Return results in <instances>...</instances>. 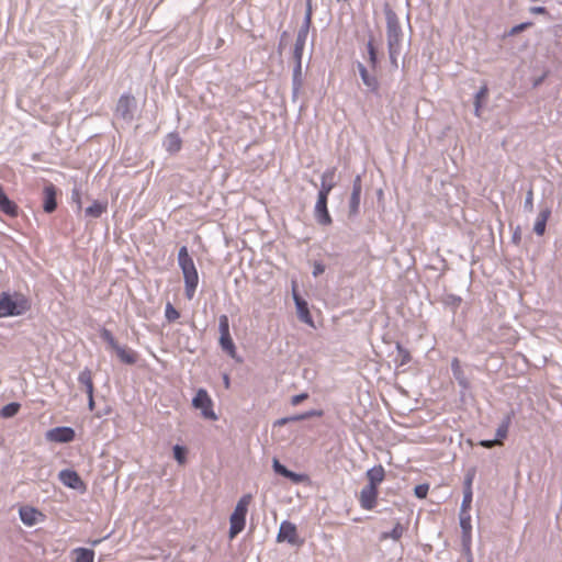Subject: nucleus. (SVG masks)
Returning a JSON list of instances; mask_svg holds the SVG:
<instances>
[{
	"label": "nucleus",
	"mask_w": 562,
	"mask_h": 562,
	"mask_svg": "<svg viewBox=\"0 0 562 562\" xmlns=\"http://www.w3.org/2000/svg\"><path fill=\"white\" fill-rule=\"evenodd\" d=\"M178 263L183 273L186 296L188 300H192L198 288L199 274L186 246L179 249Z\"/></svg>",
	"instance_id": "1"
},
{
	"label": "nucleus",
	"mask_w": 562,
	"mask_h": 562,
	"mask_svg": "<svg viewBox=\"0 0 562 562\" xmlns=\"http://www.w3.org/2000/svg\"><path fill=\"white\" fill-rule=\"evenodd\" d=\"M29 307V302L24 297L13 301L7 293L0 296V317L21 315L26 312Z\"/></svg>",
	"instance_id": "2"
},
{
	"label": "nucleus",
	"mask_w": 562,
	"mask_h": 562,
	"mask_svg": "<svg viewBox=\"0 0 562 562\" xmlns=\"http://www.w3.org/2000/svg\"><path fill=\"white\" fill-rule=\"evenodd\" d=\"M192 406L201 411V415L205 419L216 420L217 415L213 409V401L206 390H198L195 396L192 400Z\"/></svg>",
	"instance_id": "3"
},
{
	"label": "nucleus",
	"mask_w": 562,
	"mask_h": 562,
	"mask_svg": "<svg viewBox=\"0 0 562 562\" xmlns=\"http://www.w3.org/2000/svg\"><path fill=\"white\" fill-rule=\"evenodd\" d=\"M278 542H288L292 546H302L303 540L299 538L296 526L288 520L281 522L277 536Z\"/></svg>",
	"instance_id": "4"
},
{
	"label": "nucleus",
	"mask_w": 562,
	"mask_h": 562,
	"mask_svg": "<svg viewBox=\"0 0 562 562\" xmlns=\"http://www.w3.org/2000/svg\"><path fill=\"white\" fill-rule=\"evenodd\" d=\"M378 496L379 488L367 484L361 490L359 495V504L361 508L366 510H372L376 506Z\"/></svg>",
	"instance_id": "5"
},
{
	"label": "nucleus",
	"mask_w": 562,
	"mask_h": 562,
	"mask_svg": "<svg viewBox=\"0 0 562 562\" xmlns=\"http://www.w3.org/2000/svg\"><path fill=\"white\" fill-rule=\"evenodd\" d=\"M19 515L22 522L29 527L45 520V515L41 510L29 505L20 507Z\"/></svg>",
	"instance_id": "6"
},
{
	"label": "nucleus",
	"mask_w": 562,
	"mask_h": 562,
	"mask_svg": "<svg viewBox=\"0 0 562 562\" xmlns=\"http://www.w3.org/2000/svg\"><path fill=\"white\" fill-rule=\"evenodd\" d=\"M401 29L395 19H387V42L391 57L396 53V46L400 43Z\"/></svg>",
	"instance_id": "7"
},
{
	"label": "nucleus",
	"mask_w": 562,
	"mask_h": 562,
	"mask_svg": "<svg viewBox=\"0 0 562 562\" xmlns=\"http://www.w3.org/2000/svg\"><path fill=\"white\" fill-rule=\"evenodd\" d=\"M362 183L360 176H357L352 183V191L349 200V215L355 216L359 213L361 200Z\"/></svg>",
	"instance_id": "8"
},
{
	"label": "nucleus",
	"mask_w": 562,
	"mask_h": 562,
	"mask_svg": "<svg viewBox=\"0 0 562 562\" xmlns=\"http://www.w3.org/2000/svg\"><path fill=\"white\" fill-rule=\"evenodd\" d=\"M46 438L54 442H70L75 438V430L70 427H56L47 431Z\"/></svg>",
	"instance_id": "9"
},
{
	"label": "nucleus",
	"mask_w": 562,
	"mask_h": 562,
	"mask_svg": "<svg viewBox=\"0 0 562 562\" xmlns=\"http://www.w3.org/2000/svg\"><path fill=\"white\" fill-rule=\"evenodd\" d=\"M327 200H328V198H326L324 195L323 196L317 195V201H316L315 210H314L315 217H316L317 222L324 226L330 225L333 222L330 214L328 212V209H327Z\"/></svg>",
	"instance_id": "10"
},
{
	"label": "nucleus",
	"mask_w": 562,
	"mask_h": 562,
	"mask_svg": "<svg viewBox=\"0 0 562 562\" xmlns=\"http://www.w3.org/2000/svg\"><path fill=\"white\" fill-rule=\"evenodd\" d=\"M60 482L74 490H85L86 485L79 474L72 470H63L59 473Z\"/></svg>",
	"instance_id": "11"
},
{
	"label": "nucleus",
	"mask_w": 562,
	"mask_h": 562,
	"mask_svg": "<svg viewBox=\"0 0 562 562\" xmlns=\"http://www.w3.org/2000/svg\"><path fill=\"white\" fill-rule=\"evenodd\" d=\"M135 106V98L131 94H123L116 105V114L125 120L132 119V111Z\"/></svg>",
	"instance_id": "12"
},
{
	"label": "nucleus",
	"mask_w": 562,
	"mask_h": 562,
	"mask_svg": "<svg viewBox=\"0 0 562 562\" xmlns=\"http://www.w3.org/2000/svg\"><path fill=\"white\" fill-rule=\"evenodd\" d=\"M293 299H294V302H295V305H296V311H297L299 318L303 323H305V324H307L310 326H314V322H313L312 315L310 313L307 302L305 300H303L296 293L295 290L293 291Z\"/></svg>",
	"instance_id": "13"
},
{
	"label": "nucleus",
	"mask_w": 562,
	"mask_h": 562,
	"mask_svg": "<svg viewBox=\"0 0 562 562\" xmlns=\"http://www.w3.org/2000/svg\"><path fill=\"white\" fill-rule=\"evenodd\" d=\"M0 211L10 217H16L19 215L18 204L10 200L4 192L3 187L0 184Z\"/></svg>",
	"instance_id": "14"
},
{
	"label": "nucleus",
	"mask_w": 562,
	"mask_h": 562,
	"mask_svg": "<svg viewBox=\"0 0 562 562\" xmlns=\"http://www.w3.org/2000/svg\"><path fill=\"white\" fill-rule=\"evenodd\" d=\"M336 173V168L327 169L322 175V182H321V189L318 191L317 195L326 196L328 198L330 191L335 188L334 177Z\"/></svg>",
	"instance_id": "15"
},
{
	"label": "nucleus",
	"mask_w": 562,
	"mask_h": 562,
	"mask_svg": "<svg viewBox=\"0 0 562 562\" xmlns=\"http://www.w3.org/2000/svg\"><path fill=\"white\" fill-rule=\"evenodd\" d=\"M113 350L115 351L120 361L125 364H135L138 360V353L126 346L117 345Z\"/></svg>",
	"instance_id": "16"
},
{
	"label": "nucleus",
	"mask_w": 562,
	"mask_h": 562,
	"mask_svg": "<svg viewBox=\"0 0 562 562\" xmlns=\"http://www.w3.org/2000/svg\"><path fill=\"white\" fill-rule=\"evenodd\" d=\"M273 470L276 473L290 479L293 483H302L307 479L305 474H299L288 470L283 464L279 462L278 459L273 460Z\"/></svg>",
	"instance_id": "17"
},
{
	"label": "nucleus",
	"mask_w": 562,
	"mask_h": 562,
	"mask_svg": "<svg viewBox=\"0 0 562 562\" xmlns=\"http://www.w3.org/2000/svg\"><path fill=\"white\" fill-rule=\"evenodd\" d=\"M56 188L54 184H48L44 188V204L43 209L46 213H52L56 210Z\"/></svg>",
	"instance_id": "18"
},
{
	"label": "nucleus",
	"mask_w": 562,
	"mask_h": 562,
	"mask_svg": "<svg viewBox=\"0 0 562 562\" xmlns=\"http://www.w3.org/2000/svg\"><path fill=\"white\" fill-rule=\"evenodd\" d=\"M368 485L379 488V485L384 481L385 470L379 464L367 471Z\"/></svg>",
	"instance_id": "19"
},
{
	"label": "nucleus",
	"mask_w": 562,
	"mask_h": 562,
	"mask_svg": "<svg viewBox=\"0 0 562 562\" xmlns=\"http://www.w3.org/2000/svg\"><path fill=\"white\" fill-rule=\"evenodd\" d=\"M165 149L170 154L178 153L182 147V140L177 133H169L164 142Z\"/></svg>",
	"instance_id": "20"
},
{
	"label": "nucleus",
	"mask_w": 562,
	"mask_h": 562,
	"mask_svg": "<svg viewBox=\"0 0 562 562\" xmlns=\"http://www.w3.org/2000/svg\"><path fill=\"white\" fill-rule=\"evenodd\" d=\"M358 70H359V74H360V77L363 81V83L372 91H376L378 88H379V82H378V79L375 76H371L367 68L364 67V65H362L361 63L358 64Z\"/></svg>",
	"instance_id": "21"
},
{
	"label": "nucleus",
	"mask_w": 562,
	"mask_h": 562,
	"mask_svg": "<svg viewBox=\"0 0 562 562\" xmlns=\"http://www.w3.org/2000/svg\"><path fill=\"white\" fill-rule=\"evenodd\" d=\"M78 381L81 385H83L87 395H91L94 392V384H93V378L92 372L90 369L86 368L83 369L78 376Z\"/></svg>",
	"instance_id": "22"
},
{
	"label": "nucleus",
	"mask_w": 562,
	"mask_h": 562,
	"mask_svg": "<svg viewBox=\"0 0 562 562\" xmlns=\"http://www.w3.org/2000/svg\"><path fill=\"white\" fill-rule=\"evenodd\" d=\"M229 538L234 539L238 533H240L246 525V518L238 516V515H231L229 518Z\"/></svg>",
	"instance_id": "23"
},
{
	"label": "nucleus",
	"mask_w": 562,
	"mask_h": 562,
	"mask_svg": "<svg viewBox=\"0 0 562 562\" xmlns=\"http://www.w3.org/2000/svg\"><path fill=\"white\" fill-rule=\"evenodd\" d=\"M550 215L551 211L549 209L540 211L533 225V231L537 235L542 236L544 234Z\"/></svg>",
	"instance_id": "24"
},
{
	"label": "nucleus",
	"mask_w": 562,
	"mask_h": 562,
	"mask_svg": "<svg viewBox=\"0 0 562 562\" xmlns=\"http://www.w3.org/2000/svg\"><path fill=\"white\" fill-rule=\"evenodd\" d=\"M405 531H406V527L403 526L401 522H396L394 528L390 532H382L380 535V541H385L387 539L398 541Z\"/></svg>",
	"instance_id": "25"
},
{
	"label": "nucleus",
	"mask_w": 562,
	"mask_h": 562,
	"mask_svg": "<svg viewBox=\"0 0 562 562\" xmlns=\"http://www.w3.org/2000/svg\"><path fill=\"white\" fill-rule=\"evenodd\" d=\"M251 495L250 494H246L244 495L237 503L233 514L234 515H238V516H241L244 518H246V515H247V512H248V507L251 503Z\"/></svg>",
	"instance_id": "26"
},
{
	"label": "nucleus",
	"mask_w": 562,
	"mask_h": 562,
	"mask_svg": "<svg viewBox=\"0 0 562 562\" xmlns=\"http://www.w3.org/2000/svg\"><path fill=\"white\" fill-rule=\"evenodd\" d=\"M76 558L75 562H94V551L86 548H77L72 552Z\"/></svg>",
	"instance_id": "27"
},
{
	"label": "nucleus",
	"mask_w": 562,
	"mask_h": 562,
	"mask_svg": "<svg viewBox=\"0 0 562 562\" xmlns=\"http://www.w3.org/2000/svg\"><path fill=\"white\" fill-rule=\"evenodd\" d=\"M472 495V479L469 477L465 482L464 495L461 505V510L463 513H468L469 509L471 508Z\"/></svg>",
	"instance_id": "28"
},
{
	"label": "nucleus",
	"mask_w": 562,
	"mask_h": 562,
	"mask_svg": "<svg viewBox=\"0 0 562 562\" xmlns=\"http://www.w3.org/2000/svg\"><path fill=\"white\" fill-rule=\"evenodd\" d=\"M304 42L305 38L299 36L295 45H294V58L296 59V67H295V75L301 74V60H302V54L304 49Z\"/></svg>",
	"instance_id": "29"
},
{
	"label": "nucleus",
	"mask_w": 562,
	"mask_h": 562,
	"mask_svg": "<svg viewBox=\"0 0 562 562\" xmlns=\"http://www.w3.org/2000/svg\"><path fill=\"white\" fill-rule=\"evenodd\" d=\"M220 345H221L222 349L225 352H227L232 358L236 357V347L234 345V341H233L231 335L221 336Z\"/></svg>",
	"instance_id": "30"
},
{
	"label": "nucleus",
	"mask_w": 562,
	"mask_h": 562,
	"mask_svg": "<svg viewBox=\"0 0 562 562\" xmlns=\"http://www.w3.org/2000/svg\"><path fill=\"white\" fill-rule=\"evenodd\" d=\"M512 423V416L507 415L504 420L501 423L498 428L496 429V440H501V445H503V440L508 435V429Z\"/></svg>",
	"instance_id": "31"
},
{
	"label": "nucleus",
	"mask_w": 562,
	"mask_h": 562,
	"mask_svg": "<svg viewBox=\"0 0 562 562\" xmlns=\"http://www.w3.org/2000/svg\"><path fill=\"white\" fill-rule=\"evenodd\" d=\"M106 202L100 203L98 201L93 202L89 207L86 209V214L91 217H99L106 211Z\"/></svg>",
	"instance_id": "32"
},
{
	"label": "nucleus",
	"mask_w": 562,
	"mask_h": 562,
	"mask_svg": "<svg viewBox=\"0 0 562 562\" xmlns=\"http://www.w3.org/2000/svg\"><path fill=\"white\" fill-rule=\"evenodd\" d=\"M396 350L398 366L407 364L412 359L409 351L400 344L396 345Z\"/></svg>",
	"instance_id": "33"
},
{
	"label": "nucleus",
	"mask_w": 562,
	"mask_h": 562,
	"mask_svg": "<svg viewBox=\"0 0 562 562\" xmlns=\"http://www.w3.org/2000/svg\"><path fill=\"white\" fill-rule=\"evenodd\" d=\"M367 49L369 54V64L371 68H376L378 65V56H376V49L374 47L373 41L370 40L367 44Z\"/></svg>",
	"instance_id": "34"
},
{
	"label": "nucleus",
	"mask_w": 562,
	"mask_h": 562,
	"mask_svg": "<svg viewBox=\"0 0 562 562\" xmlns=\"http://www.w3.org/2000/svg\"><path fill=\"white\" fill-rule=\"evenodd\" d=\"M173 457L178 461L179 464H184L187 462V450L186 448L177 445L173 447Z\"/></svg>",
	"instance_id": "35"
},
{
	"label": "nucleus",
	"mask_w": 562,
	"mask_h": 562,
	"mask_svg": "<svg viewBox=\"0 0 562 562\" xmlns=\"http://www.w3.org/2000/svg\"><path fill=\"white\" fill-rule=\"evenodd\" d=\"M451 369H452V372H453V375L457 380H459L460 384H464L463 383V380H462V375H463V372H462V369H461V364H460V361L458 358H454L451 362Z\"/></svg>",
	"instance_id": "36"
},
{
	"label": "nucleus",
	"mask_w": 562,
	"mask_h": 562,
	"mask_svg": "<svg viewBox=\"0 0 562 562\" xmlns=\"http://www.w3.org/2000/svg\"><path fill=\"white\" fill-rule=\"evenodd\" d=\"M165 315L169 322H175L180 317V313L173 307L171 303H167Z\"/></svg>",
	"instance_id": "37"
},
{
	"label": "nucleus",
	"mask_w": 562,
	"mask_h": 562,
	"mask_svg": "<svg viewBox=\"0 0 562 562\" xmlns=\"http://www.w3.org/2000/svg\"><path fill=\"white\" fill-rule=\"evenodd\" d=\"M19 409H20V404L10 403L2 408L1 413H2L3 417H12L19 412Z\"/></svg>",
	"instance_id": "38"
},
{
	"label": "nucleus",
	"mask_w": 562,
	"mask_h": 562,
	"mask_svg": "<svg viewBox=\"0 0 562 562\" xmlns=\"http://www.w3.org/2000/svg\"><path fill=\"white\" fill-rule=\"evenodd\" d=\"M101 337L103 338L104 341L108 342V345L111 349H114L119 345L116 339L114 338V336L112 335V333L109 329H105V328L102 329Z\"/></svg>",
	"instance_id": "39"
},
{
	"label": "nucleus",
	"mask_w": 562,
	"mask_h": 562,
	"mask_svg": "<svg viewBox=\"0 0 562 562\" xmlns=\"http://www.w3.org/2000/svg\"><path fill=\"white\" fill-rule=\"evenodd\" d=\"M218 329H220L221 336L231 335V333H229V322H228V317L226 315H222L220 317Z\"/></svg>",
	"instance_id": "40"
},
{
	"label": "nucleus",
	"mask_w": 562,
	"mask_h": 562,
	"mask_svg": "<svg viewBox=\"0 0 562 562\" xmlns=\"http://www.w3.org/2000/svg\"><path fill=\"white\" fill-rule=\"evenodd\" d=\"M322 416H323V411H310V412H306L299 416L291 417L289 420L296 422V420H303V419H307V418H312V417H322Z\"/></svg>",
	"instance_id": "41"
},
{
	"label": "nucleus",
	"mask_w": 562,
	"mask_h": 562,
	"mask_svg": "<svg viewBox=\"0 0 562 562\" xmlns=\"http://www.w3.org/2000/svg\"><path fill=\"white\" fill-rule=\"evenodd\" d=\"M460 525L463 529L464 532H469L470 529H471V525H470V516L468 513H463L461 510V514H460Z\"/></svg>",
	"instance_id": "42"
},
{
	"label": "nucleus",
	"mask_w": 562,
	"mask_h": 562,
	"mask_svg": "<svg viewBox=\"0 0 562 562\" xmlns=\"http://www.w3.org/2000/svg\"><path fill=\"white\" fill-rule=\"evenodd\" d=\"M531 25H532V22H524V23L517 24L514 27H512V30L509 31V35H516V34L527 30Z\"/></svg>",
	"instance_id": "43"
},
{
	"label": "nucleus",
	"mask_w": 562,
	"mask_h": 562,
	"mask_svg": "<svg viewBox=\"0 0 562 562\" xmlns=\"http://www.w3.org/2000/svg\"><path fill=\"white\" fill-rule=\"evenodd\" d=\"M428 485L427 484H420L415 487V495L418 498H425L428 494Z\"/></svg>",
	"instance_id": "44"
},
{
	"label": "nucleus",
	"mask_w": 562,
	"mask_h": 562,
	"mask_svg": "<svg viewBox=\"0 0 562 562\" xmlns=\"http://www.w3.org/2000/svg\"><path fill=\"white\" fill-rule=\"evenodd\" d=\"M525 209L529 212L533 210V191L530 189L527 192L526 201H525Z\"/></svg>",
	"instance_id": "45"
},
{
	"label": "nucleus",
	"mask_w": 562,
	"mask_h": 562,
	"mask_svg": "<svg viewBox=\"0 0 562 562\" xmlns=\"http://www.w3.org/2000/svg\"><path fill=\"white\" fill-rule=\"evenodd\" d=\"M486 94H487V88H486V87L481 88V90L477 92V94H476V101H475V105H476V113H477V112H479V110H480V102H481V99H482V98H484Z\"/></svg>",
	"instance_id": "46"
},
{
	"label": "nucleus",
	"mask_w": 562,
	"mask_h": 562,
	"mask_svg": "<svg viewBox=\"0 0 562 562\" xmlns=\"http://www.w3.org/2000/svg\"><path fill=\"white\" fill-rule=\"evenodd\" d=\"M308 397L307 393H302V394H297V395H294L292 398H291V404L296 406L299 405L301 402H303L304 400H306Z\"/></svg>",
	"instance_id": "47"
},
{
	"label": "nucleus",
	"mask_w": 562,
	"mask_h": 562,
	"mask_svg": "<svg viewBox=\"0 0 562 562\" xmlns=\"http://www.w3.org/2000/svg\"><path fill=\"white\" fill-rule=\"evenodd\" d=\"M325 271V266L322 262H315L313 266V276L317 277Z\"/></svg>",
	"instance_id": "48"
},
{
	"label": "nucleus",
	"mask_w": 562,
	"mask_h": 562,
	"mask_svg": "<svg viewBox=\"0 0 562 562\" xmlns=\"http://www.w3.org/2000/svg\"><path fill=\"white\" fill-rule=\"evenodd\" d=\"M480 445L482 447H484V448H492V447L497 446V445L501 446V440H496V439L495 440H482L480 442Z\"/></svg>",
	"instance_id": "49"
},
{
	"label": "nucleus",
	"mask_w": 562,
	"mask_h": 562,
	"mask_svg": "<svg viewBox=\"0 0 562 562\" xmlns=\"http://www.w3.org/2000/svg\"><path fill=\"white\" fill-rule=\"evenodd\" d=\"M306 4H307V9H306V16H305V20H306V23H310L311 22V19H312V0H306Z\"/></svg>",
	"instance_id": "50"
},
{
	"label": "nucleus",
	"mask_w": 562,
	"mask_h": 562,
	"mask_svg": "<svg viewBox=\"0 0 562 562\" xmlns=\"http://www.w3.org/2000/svg\"><path fill=\"white\" fill-rule=\"evenodd\" d=\"M530 11L535 14H544L547 13V10L544 7H533L530 9Z\"/></svg>",
	"instance_id": "51"
},
{
	"label": "nucleus",
	"mask_w": 562,
	"mask_h": 562,
	"mask_svg": "<svg viewBox=\"0 0 562 562\" xmlns=\"http://www.w3.org/2000/svg\"><path fill=\"white\" fill-rule=\"evenodd\" d=\"M88 402H89L88 404H89V408H90V411H93V408H94L93 394L88 395Z\"/></svg>",
	"instance_id": "52"
},
{
	"label": "nucleus",
	"mask_w": 562,
	"mask_h": 562,
	"mask_svg": "<svg viewBox=\"0 0 562 562\" xmlns=\"http://www.w3.org/2000/svg\"><path fill=\"white\" fill-rule=\"evenodd\" d=\"M224 383L226 384V386H228V384H229L228 376H225Z\"/></svg>",
	"instance_id": "53"
},
{
	"label": "nucleus",
	"mask_w": 562,
	"mask_h": 562,
	"mask_svg": "<svg viewBox=\"0 0 562 562\" xmlns=\"http://www.w3.org/2000/svg\"><path fill=\"white\" fill-rule=\"evenodd\" d=\"M100 541H101V540H94V541H92V544H93V546H97L98 543H100Z\"/></svg>",
	"instance_id": "54"
},
{
	"label": "nucleus",
	"mask_w": 562,
	"mask_h": 562,
	"mask_svg": "<svg viewBox=\"0 0 562 562\" xmlns=\"http://www.w3.org/2000/svg\"><path fill=\"white\" fill-rule=\"evenodd\" d=\"M288 419H282L279 424H284Z\"/></svg>",
	"instance_id": "55"
}]
</instances>
